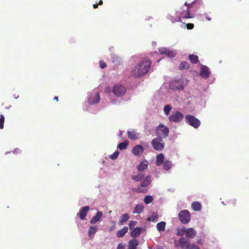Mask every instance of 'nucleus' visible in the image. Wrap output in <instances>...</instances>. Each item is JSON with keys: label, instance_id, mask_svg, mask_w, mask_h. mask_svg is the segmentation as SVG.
Returning a JSON list of instances; mask_svg holds the SVG:
<instances>
[{"label": "nucleus", "instance_id": "nucleus-36", "mask_svg": "<svg viewBox=\"0 0 249 249\" xmlns=\"http://www.w3.org/2000/svg\"><path fill=\"white\" fill-rule=\"evenodd\" d=\"M185 232H186V228L183 227V228H182L181 229L178 230L177 231V234L178 236H182L184 234H185Z\"/></svg>", "mask_w": 249, "mask_h": 249}, {"label": "nucleus", "instance_id": "nucleus-23", "mask_svg": "<svg viewBox=\"0 0 249 249\" xmlns=\"http://www.w3.org/2000/svg\"><path fill=\"white\" fill-rule=\"evenodd\" d=\"M128 231V227L126 226H124L123 229L118 231L117 232V236L118 237H123L125 233Z\"/></svg>", "mask_w": 249, "mask_h": 249}, {"label": "nucleus", "instance_id": "nucleus-51", "mask_svg": "<svg viewBox=\"0 0 249 249\" xmlns=\"http://www.w3.org/2000/svg\"><path fill=\"white\" fill-rule=\"evenodd\" d=\"M185 5L186 6H188V3H187V2H186L185 3Z\"/></svg>", "mask_w": 249, "mask_h": 249}, {"label": "nucleus", "instance_id": "nucleus-47", "mask_svg": "<svg viewBox=\"0 0 249 249\" xmlns=\"http://www.w3.org/2000/svg\"><path fill=\"white\" fill-rule=\"evenodd\" d=\"M53 99L54 100H56V101H58V96H55L54 97Z\"/></svg>", "mask_w": 249, "mask_h": 249}, {"label": "nucleus", "instance_id": "nucleus-11", "mask_svg": "<svg viewBox=\"0 0 249 249\" xmlns=\"http://www.w3.org/2000/svg\"><path fill=\"white\" fill-rule=\"evenodd\" d=\"M100 101V96L99 93H91L88 99V102L91 105L98 103Z\"/></svg>", "mask_w": 249, "mask_h": 249}, {"label": "nucleus", "instance_id": "nucleus-39", "mask_svg": "<svg viewBox=\"0 0 249 249\" xmlns=\"http://www.w3.org/2000/svg\"><path fill=\"white\" fill-rule=\"evenodd\" d=\"M137 224L136 221H130L129 224L130 230H132L134 226Z\"/></svg>", "mask_w": 249, "mask_h": 249}, {"label": "nucleus", "instance_id": "nucleus-34", "mask_svg": "<svg viewBox=\"0 0 249 249\" xmlns=\"http://www.w3.org/2000/svg\"><path fill=\"white\" fill-rule=\"evenodd\" d=\"M172 108V107L170 105H167L165 106L164 107V108H163V111H164V114L166 116H168L169 114V113H170V111L171 110Z\"/></svg>", "mask_w": 249, "mask_h": 249}, {"label": "nucleus", "instance_id": "nucleus-15", "mask_svg": "<svg viewBox=\"0 0 249 249\" xmlns=\"http://www.w3.org/2000/svg\"><path fill=\"white\" fill-rule=\"evenodd\" d=\"M196 234V231L193 228L186 229L185 236L187 238L193 239Z\"/></svg>", "mask_w": 249, "mask_h": 249}, {"label": "nucleus", "instance_id": "nucleus-35", "mask_svg": "<svg viewBox=\"0 0 249 249\" xmlns=\"http://www.w3.org/2000/svg\"><path fill=\"white\" fill-rule=\"evenodd\" d=\"M153 199V197L152 196H146L144 198V202L145 204H148L151 203Z\"/></svg>", "mask_w": 249, "mask_h": 249}, {"label": "nucleus", "instance_id": "nucleus-25", "mask_svg": "<svg viewBox=\"0 0 249 249\" xmlns=\"http://www.w3.org/2000/svg\"><path fill=\"white\" fill-rule=\"evenodd\" d=\"M144 177V174L143 173H139L137 175H133L132 176V179L136 181H141Z\"/></svg>", "mask_w": 249, "mask_h": 249}, {"label": "nucleus", "instance_id": "nucleus-43", "mask_svg": "<svg viewBox=\"0 0 249 249\" xmlns=\"http://www.w3.org/2000/svg\"><path fill=\"white\" fill-rule=\"evenodd\" d=\"M200 249V248L196 245L192 244L189 246V249Z\"/></svg>", "mask_w": 249, "mask_h": 249}, {"label": "nucleus", "instance_id": "nucleus-49", "mask_svg": "<svg viewBox=\"0 0 249 249\" xmlns=\"http://www.w3.org/2000/svg\"><path fill=\"white\" fill-rule=\"evenodd\" d=\"M183 18H193V17H190V16H188V17H183Z\"/></svg>", "mask_w": 249, "mask_h": 249}, {"label": "nucleus", "instance_id": "nucleus-8", "mask_svg": "<svg viewBox=\"0 0 249 249\" xmlns=\"http://www.w3.org/2000/svg\"><path fill=\"white\" fill-rule=\"evenodd\" d=\"M178 218L181 223L187 224L191 220L190 213L187 210H182L178 213Z\"/></svg>", "mask_w": 249, "mask_h": 249}, {"label": "nucleus", "instance_id": "nucleus-16", "mask_svg": "<svg viewBox=\"0 0 249 249\" xmlns=\"http://www.w3.org/2000/svg\"><path fill=\"white\" fill-rule=\"evenodd\" d=\"M132 152L135 156H140L143 153V148L141 145L138 144L134 147L132 149Z\"/></svg>", "mask_w": 249, "mask_h": 249}, {"label": "nucleus", "instance_id": "nucleus-7", "mask_svg": "<svg viewBox=\"0 0 249 249\" xmlns=\"http://www.w3.org/2000/svg\"><path fill=\"white\" fill-rule=\"evenodd\" d=\"M185 120L187 124L195 128H198L200 125V121L193 115H187L185 116Z\"/></svg>", "mask_w": 249, "mask_h": 249}, {"label": "nucleus", "instance_id": "nucleus-18", "mask_svg": "<svg viewBox=\"0 0 249 249\" xmlns=\"http://www.w3.org/2000/svg\"><path fill=\"white\" fill-rule=\"evenodd\" d=\"M139 242L136 239H132L129 241L128 243V249H136L138 246Z\"/></svg>", "mask_w": 249, "mask_h": 249}, {"label": "nucleus", "instance_id": "nucleus-5", "mask_svg": "<svg viewBox=\"0 0 249 249\" xmlns=\"http://www.w3.org/2000/svg\"><path fill=\"white\" fill-rule=\"evenodd\" d=\"M112 92L116 97L124 96L126 91L125 87L123 85L116 84L112 88Z\"/></svg>", "mask_w": 249, "mask_h": 249}, {"label": "nucleus", "instance_id": "nucleus-33", "mask_svg": "<svg viewBox=\"0 0 249 249\" xmlns=\"http://www.w3.org/2000/svg\"><path fill=\"white\" fill-rule=\"evenodd\" d=\"M143 210V206L142 204H138L135 207V211L134 213H141L142 212Z\"/></svg>", "mask_w": 249, "mask_h": 249}, {"label": "nucleus", "instance_id": "nucleus-9", "mask_svg": "<svg viewBox=\"0 0 249 249\" xmlns=\"http://www.w3.org/2000/svg\"><path fill=\"white\" fill-rule=\"evenodd\" d=\"M183 117V114L178 111H176L172 112L168 119L171 122L179 123L182 120Z\"/></svg>", "mask_w": 249, "mask_h": 249}, {"label": "nucleus", "instance_id": "nucleus-38", "mask_svg": "<svg viewBox=\"0 0 249 249\" xmlns=\"http://www.w3.org/2000/svg\"><path fill=\"white\" fill-rule=\"evenodd\" d=\"M119 154V152L116 151L113 154L110 155L109 158L112 160H115L118 158Z\"/></svg>", "mask_w": 249, "mask_h": 249}, {"label": "nucleus", "instance_id": "nucleus-3", "mask_svg": "<svg viewBox=\"0 0 249 249\" xmlns=\"http://www.w3.org/2000/svg\"><path fill=\"white\" fill-rule=\"evenodd\" d=\"M151 176H147L142 182L141 183L140 186L137 188H132L131 190L134 192L145 193L147 192V190L142 189V187H146L150 184Z\"/></svg>", "mask_w": 249, "mask_h": 249}, {"label": "nucleus", "instance_id": "nucleus-12", "mask_svg": "<svg viewBox=\"0 0 249 249\" xmlns=\"http://www.w3.org/2000/svg\"><path fill=\"white\" fill-rule=\"evenodd\" d=\"M159 51L161 54H165L166 56L173 58L176 55V51H170L166 48H161L159 49Z\"/></svg>", "mask_w": 249, "mask_h": 249}, {"label": "nucleus", "instance_id": "nucleus-10", "mask_svg": "<svg viewBox=\"0 0 249 249\" xmlns=\"http://www.w3.org/2000/svg\"><path fill=\"white\" fill-rule=\"evenodd\" d=\"M190 245V242L188 240L184 237H181L178 239L177 246L180 247L181 249H188Z\"/></svg>", "mask_w": 249, "mask_h": 249}, {"label": "nucleus", "instance_id": "nucleus-24", "mask_svg": "<svg viewBox=\"0 0 249 249\" xmlns=\"http://www.w3.org/2000/svg\"><path fill=\"white\" fill-rule=\"evenodd\" d=\"M130 216L127 213L123 214L121 217V219L119 221V225H123L124 223L126 222L129 219Z\"/></svg>", "mask_w": 249, "mask_h": 249}, {"label": "nucleus", "instance_id": "nucleus-26", "mask_svg": "<svg viewBox=\"0 0 249 249\" xmlns=\"http://www.w3.org/2000/svg\"><path fill=\"white\" fill-rule=\"evenodd\" d=\"M98 230V227L97 226H91L89 227L88 230V233L89 237H91L92 235H94Z\"/></svg>", "mask_w": 249, "mask_h": 249}, {"label": "nucleus", "instance_id": "nucleus-29", "mask_svg": "<svg viewBox=\"0 0 249 249\" xmlns=\"http://www.w3.org/2000/svg\"><path fill=\"white\" fill-rule=\"evenodd\" d=\"M128 137L131 140H135L138 138L137 133L134 131H127Z\"/></svg>", "mask_w": 249, "mask_h": 249}, {"label": "nucleus", "instance_id": "nucleus-21", "mask_svg": "<svg viewBox=\"0 0 249 249\" xmlns=\"http://www.w3.org/2000/svg\"><path fill=\"white\" fill-rule=\"evenodd\" d=\"M191 207L195 211H200L202 209L201 203L197 201L193 202L191 205Z\"/></svg>", "mask_w": 249, "mask_h": 249}, {"label": "nucleus", "instance_id": "nucleus-45", "mask_svg": "<svg viewBox=\"0 0 249 249\" xmlns=\"http://www.w3.org/2000/svg\"><path fill=\"white\" fill-rule=\"evenodd\" d=\"M112 226L110 227V231H113L116 228V222L115 221H113L112 222Z\"/></svg>", "mask_w": 249, "mask_h": 249}, {"label": "nucleus", "instance_id": "nucleus-22", "mask_svg": "<svg viewBox=\"0 0 249 249\" xmlns=\"http://www.w3.org/2000/svg\"><path fill=\"white\" fill-rule=\"evenodd\" d=\"M148 167V161L144 160L141 162L140 164L138 166L137 169L139 171H142Z\"/></svg>", "mask_w": 249, "mask_h": 249}, {"label": "nucleus", "instance_id": "nucleus-40", "mask_svg": "<svg viewBox=\"0 0 249 249\" xmlns=\"http://www.w3.org/2000/svg\"><path fill=\"white\" fill-rule=\"evenodd\" d=\"M195 3V1H194L192 2V3L190 4V5H191V6L187 7V11L186 15L185 16H191V13L190 9L191 8L192 4Z\"/></svg>", "mask_w": 249, "mask_h": 249}, {"label": "nucleus", "instance_id": "nucleus-2", "mask_svg": "<svg viewBox=\"0 0 249 249\" xmlns=\"http://www.w3.org/2000/svg\"><path fill=\"white\" fill-rule=\"evenodd\" d=\"M187 85V82L183 79H180L178 80L172 81L169 85L170 88L173 90H182L184 87Z\"/></svg>", "mask_w": 249, "mask_h": 249}, {"label": "nucleus", "instance_id": "nucleus-37", "mask_svg": "<svg viewBox=\"0 0 249 249\" xmlns=\"http://www.w3.org/2000/svg\"><path fill=\"white\" fill-rule=\"evenodd\" d=\"M5 118L4 115H1L0 116V128L3 129L4 127V122Z\"/></svg>", "mask_w": 249, "mask_h": 249}, {"label": "nucleus", "instance_id": "nucleus-17", "mask_svg": "<svg viewBox=\"0 0 249 249\" xmlns=\"http://www.w3.org/2000/svg\"><path fill=\"white\" fill-rule=\"evenodd\" d=\"M103 216V213L101 211H98L95 216H94L90 221L91 224H94L99 221Z\"/></svg>", "mask_w": 249, "mask_h": 249}, {"label": "nucleus", "instance_id": "nucleus-28", "mask_svg": "<svg viewBox=\"0 0 249 249\" xmlns=\"http://www.w3.org/2000/svg\"><path fill=\"white\" fill-rule=\"evenodd\" d=\"M166 223L162 221L157 224V229L159 231H164L165 228Z\"/></svg>", "mask_w": 249, "mask_h": 249}, {"label": "nucleus", "instance_id": "nucleus-31", "mask_svg": "<svg viewBox=\"0 0 249 249\" xmlns=\"http://www.w3.org/2000/svg\"><path fill=\"white\" fill-rule=\"evenodd\" d=\"M128 144V141H125L124 142H121L118 145V148L120 150H124L127 148V146Z\"/></svg>", "mask_w": 249, "mask_h": 249}, {"label": "nucleus", "instance_id": "nucleus-50", "mask_svg": "<svg viewBox=\"0 0 249 249\" xmlns=\"http://www.w3.org/2000/svg\"><path fill=\"white\" fill-rule=\"evenodd\" d=\"M207 19H208V20H209V21L211 20V18H209V17H207Z\"/></svg>", "mask_w": 249, "mask_h": 249}, {"label": "nucleus", "instance_id": "nucleus-14", "mask_svg": "<svg viewBox=\"0 0 249 249\" xmlns=\"http://www.w3.org/2000/svg\"><path fill=\"white\" fill-rule=\"evenodd\" d=\"M210 71L208 67L202 66L200 68V75L202 78H207L210 76Z\"/></svg>", "mask_w": 249, "mask_h": 249}, {"label": "nucleus", "instance_id": "nucleus-42", "mask_svg": "<svg viewBox=\"0 0 249 249\" xmlns=\"http://www.w3.org/2000/svg\"><path fill=\"white\" fill-rule=\"evenodd\" d=\"M100 67L102 69H104L107 67L106 63L103 60L99 62Z\"/></svg>", "mask_w": 249, "mask_h": 249}, {"label": "nucleus", "instance_id": "nucleus-30", "mask_svg": "<svg viewBox=\"0 0 249 249\" xmlns=\"http://www.w3.org/2000/svg\"><path fill=\"white\" fill-rule=\"evenodd\" d=\"M189 59L190 61L194 64H196L198 61V57L197 55H194L193 54H190L189 55Z\"/></svg>", "mask_w": 249, "mask_h": 249}, {"label": "nucleus", "instance_id": "nucleus-1", "mask_svg": "<svg viewBox=\"0 0 249 249\" xmlns=\"http://www.w3.org/2000/svg\"><path fill=\"white\" fill-rule=\"evenodd\" d=\"M151 61L144 59L135 66L131 72V75L135 77H139L146 74L151 65Z\"/></svg>", "mask_w": 249, "mask_h": 249}, {"label": "nucleus", "instance_id": "nucleus-19", "mask_svg": "<svg viewBox=\"0 0 249 249\" xmlns=\"http://www.w3.org/2000/svg\"><path fill=\"white\" fill-rule=\"evenodd\" d=\"M164 156L163 154L160 153L157 156L156 164L159 166L164 163Z\"/></svg>", "mask_w": 249, "mask_h": 249}, {"label": "nucleus", "instance_id": "nucleus-13", "mask_svg": "<svg viewBox=\"0 0 249 249\" xmlns=\"http://www.w3.org/2000/svg\"><path fill=\"white\" fill-rule=\"evenodd\" d=\"M89 211V206H85L80 210L79 212L77 214V216H78L81 220H84Z\"/></svg>", "mask_w": 249, "mask_h": 249}, {"label": "nucleus", "instance_id": "nucleus-6", "mask_svg": "<svg viewBox=\"0 0 249 249\" xmlns=\"http://www.w3.org/2000/svg\"><path fill=\"white\" fill-rule=\"evenodd\" d=\"M151 144L155 150L159 151L162 150L164 147V143L162 139L158 137L152 140Z\"/></svg>", "mask_w": 249, "mask_h": 249}, {"label": "nucleus", "instance_id": "nucleus-32", "mask_svg": "<svg viewBox=\"0 0 249 249\" xmlns=\"http://www.w3.org/2000/svg\"><path fill=\"white\" fill-rule=\"evenodd\" d=\"M189 66L190 65L187 62L183 61L180 63L179 68L180 70L187 69Z\"/></svg>", "mask_w": 249, "mask_h": 249}, {"label": "nucleus", "instance_id": "nucleus-20", "mask_svg": "<svg viewBox=\"0 0 249 249\" xmlns=\"http://www.w3.org/2000/svg\"><path fill=\"white\" fill-rule=\"evenodd\" d=\"M142 232V229L141 228H136L134 229L131 232L130 235L133 238L138 237Z\"/></svg>", "mask_w": 249, "mask_h": 249}, {"label": "nucleus", "instance_id": "nucleus-4", "mask_svg": "<svg viewBox=\"0 0 249 249\" xmlns=\"http://www.w3.org/2000/svg\"><path fill=\"white\" fill-rule=\"evenodd\" d=\"M156 133L158 137L165 138L169 134V128L165 125L160 124L156 128Z\"/></svg>", "mask_w": 249, "mask_h": 249}, {"label": "nucleus", "instance_id": "nucleus-27", "mask_svg": "<svg viewBox=\"0 0 249 249\" xmlns=\"http://www.w3.org/2000/svg\"><path fill=\"white\" fill-rule=\"evenodd\" d=\"M172 166V163L171 161L166 160L163 163V168L166 171H168L170 169Z\"/></svg>", "mask_w": 249, "mask_h": 249}, {"label": "nucleus", "instance_id": "nucleus-46", "mask_svg": "<svg viewBox=\"0 0 249 249\" xmlns=\"http://www.w3.org/2000/svg\"><path fill=\"white\" fill-rule=\"evenodd\" d=\"M98 4H93V8L94 9L97 8L98 7Z\"/></svg>", "mask_w": 249, "mask_h": 249}, {"label": "nucleus", "instance_id": "nucleus-48", "mask_svg": "<svg viewBox=\"0 0 249 249\" xmlns=\"http://www.w3.org/2000/svg\"><path fill=\"white\" fill-rule=\"evenodd\" d=\"M103 4V1L102 0H100L98 3V5H102Z\"/></svg>", "mask_w": 249, "mask_h": 249}, {"label": "nucleus", "instance_id": "nucleus-44", "mask_svg": "<svg viewBox=\"0 0 249 249\" xmlns=\"http://www.w3.org/2000/svg\"><path fill=\"white\" fill-rule=\"evenodd\" d=\"M186 26H187V29L189 30L192 29L194 27V25L193 23H188L186 25Z\"/></svg>", "mask_w": 249, "mask_h": 249}, {"label": "nucleus", "instance_id": "nucleus-41", "mask_svg": "<svg viewBox=\"0 0 249 249\" xmlns=\"http://www.w3.org/2000/svg\"><path fill=\"white\" fill-rule=\"evenodd\" d=\"M126 245L125 244L120 243L118 244L117 249H125Z\"/></svg>", "mask_w": 249, "mask_h": 249}]
</instances>
